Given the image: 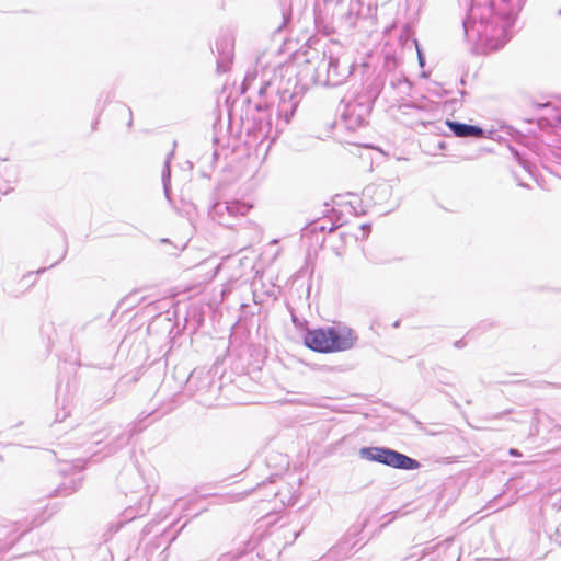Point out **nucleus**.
<instances>
[{
  "label": "nucleus",
  "instance_id": "22",
  "mask_svg": "<svg viewBox=\"0 0 561 561\" xmlns=\"http://www.w3.org/2000/svg\"><path fill=\"white\" fill-rule=\"evenodd\" d=\"M173 156V151H171L163 165L162 170V185L164 195L168 199H170V191H171V168H170V158Z\"/></svg>",
  "mask_w": 561,
  "mask_h": 561
},
{
  "label": "nucleus",
  "instance_id": "45",
  "mask_svg": "<svg viewBox=\"0 0 561 561\" xmlns=\"http://www.w3.org/2000/svg\"><path fill=\"white\" fill-rule=\"evenodd\" d=\"M393 328H399L400 327V320H396L392 324Z\"/></svg>",
  "mask_w": 561,
  "mask_h": 561
},
{
  "label": "nucleus",
  "instance_id": "3",
  "mask_svg": "<svg viewBox=\"0 0 561 561\" xmlns=\"http://www.w3.org/2000/svg\"><path fill=\"white\" fill-rule=\"evenodd\" d=\"M358 456L364 460L404 471L416 470L421 467L419 460L387 446L360 447Z\"/></svg>",
  "mask_w": 561,
  "mask_h": 561
},
{
  "label": "nucleus",
  "instance_id": "33",
  "mask_svg": "<svg viewBox=\"0 0 561 561\" xmlns=\"http://www.w3.org/2000/svg\"><path fill=\"white\" fill-rule=\"evenodd\" d=\"M402 107H407V108H414V110H419V111H423L424 110V106L415 103V102H408V103H404L402 105Z\"/></svg>",
  "mask_w": 561,
  "mask_h": 561
},
{
  "label": "nucleus",
  "instance_id": "1",
  "mask_svg": "<svg viewBox=\"0 0 561 561\" xmlns=\"http://www.w3.org/2000/svg\"><path fill=\"white\" fill-rule=\"evenodd\" d=\"M511 1L501 0L504 8H496L493 0L485 3L471 0L462 20L465 38L472 43H484L494 50L501 49L511 39L516 20Z\"/></svg>",
  "mask_w": 561,
  "mask_h": 561
},
{
  "label": "nucleus",
  "instance_id": "4",
  "mask_svg": "<svg viewBox=\"0 0 561 561\" xmlns=\"http://www.w3.org/2000/svg\"><path fill=\"white\" fill-rule=\"evenodd\" d=\"M250 208L249 204L238 199L230 202L214 201L208 208V216L220 226L232 228L234 221L245 216Z\"/></svg>",
  "mask_w": 561,
  "mask_h": 561
},
{
  "label": "nucleus",
  "instance_id": "15",
  "mask_svg": "<svg viewBox=\"0 0 561 561\" xmlns=\"http://www.w3.org/2000/svg\"><path fill=\"white\" fill-rule=\"evenodd\" d=\"M445 124L458 138H480L483 136L484 130L479 125L461 123L458 121L446 119Z\"/></svg>",
  "mask_w": 561,
  "mask_h": 561
},
{
  "label": "nucleus",
  "instance_id": "51",
  "mask_svg": "<svg viewBox=\"0 0 561 561\" xmlns=\"http://www.w3.org/2000/svg\"><path fill=\"white\" fill-rule=\"evenodd\" d=\"M461 95H465L467 92L465 90L459 91Z\"/></svg>",
  "mask_w": 561,
  "mask_h": 561
},
{
  "label": "nucleus",
  "instance_id": "47",
  "mask_svg": "<svg viewBox=\"0 0 561 561\" xmlns=\"http://www.w3.org/2000/svg\"><path fill=\"white\" fill-rule=\"evenodd\" d=\"M438 148L439 149H444L445 148V144L443 141H440L439 145H438Z\"/></svg>",
  "mask_w": 561,
  "mask_h": 561
},
{
  "label": "nucleus",
  "instance_id": "27",
  "mask_svg": "<svg viewBox=\"0 0 561 561\" xmlns=\"http://www.w3.org/2000/svg\"><path fill=\"white\" fill-rule=\"evenodd\" d=\"M88 324L89 323L87 322V323L73 327L71 334H70V342L73 345L78 342L79 334H81L87 329Z\"/></svg>",
  "mask_w": 561,
  "mask_h": 561
},
{
  "label": "nucleus",
  "instance_id": "7",
  "mask_svg": "<svg viewBox=\"0 0 561 561\" xmlns=\"http://www.w3.org/2000/svg\"><path fill=\"white\" fill-rule=\"evenodd\" d=\"M375 103L369 99L358 95L353 101L348 102L342 117L348 121L352 127H362L368 124V116L370 115Z\"/></svg>",
  "mask_w": 561,
  "mask_h": 561
},
{
  "label": "nucleus",
  "instance_id": "23",
  "mask_svg": "<svg viewBox=\"0 0 561 561\" xmlns=\"http://www.w3.org/2000/svg\"><path fill=\"white\" fill-rule=\"evenodd\" d=\"M399 66V59L393 54H386L383 58V65L379 72L383 73H391V72H399L398 70Z\"/></svg>",
  "mask_w": 561,
  "mask_h": 561
},
{
  "label": "nucleus",
  "instance_id": "20",
  "mask_svg": "<svg viewBox=\"0 0 561 561\" xmlns=\"http://www.w3.org/2000/svg\"><path fill=\"white\" fill-rule=\"evenodd\" d=\"M38 524L35 519H33L25 528H23L22 522H14L12 523V530L10 534H14L20 531V534L5 547L0 548V552L5 553L10 551L21 539L24 535H26L28 531H31L34 527H37Z\"/></svg>",
  "mask_w": 561,
  "mask_h": 561
},
{
  "label": "nucleus",
  "instance_id": "43",
  "mask_svg": "<svg viewBox=\"0 0 561 561\" xmlns=\"http://www.w3.org/2000/svg\"><path fill=\"white\" fill-rule=\"evenodd\" d=\"M128 113H129V121L127 123V126L131 127V125H133V116H131V110L129 107H128Z\"/></svg>",
  "mask_w": 561,
  "mask_h": 561
},
{
  "label": "nucleus",
  "instance_id": "21",
  "mask_svg": "<svg viewBox=\"0 0 561 561\" xmlns=\"http://www.w3.org/2000/svg\"><path fill=\"white\" fill-rule=\"evenodd\" d=\"M391 191H392V187L389 184L383 183V184H379V185H375V186H367L365 188L364 193L365 194L373 193L374 195H376L375 203H381L382 199H385L391 195Z\"/></svg>",
  "mask_w": 561,
  "mask_h": 561
},
{
  "label": "nucleus",
  "instance_id": "24",
  "mask_svg": "<svg viewBox=\"0 0 561 561\" xmlns=\"http://www.w3.org/2000/svg\"><path fill=\"white\" fill-rule=\"evenodd\" d=\"M341 225L340 224H331L330 226H327L324 222L322 221H314L312 224V228L311 230L312 231H319V232H324V231H328V232H333L334 230H336Z\"/></svg>",
  "mask_w": 561,
  "mask_h": 561
},
{
  "label": "nucleus",
  "instance_id": "46",
  "mask_svg": "<svg viewBox=\"0 0 561 561\" xmlns=\"http://www.w3.org/2000/svg\"><path fill=\"white\" fill-rule=\"evenodd\" d=\"M98 123H99V121H98V119L93 122V124H92V129H93V130H95V129H96Z\"/></svg>",
  "mask_w": 561,
  "mask_h": 561
},
{
  "label": "nucleus",
  "instance_id": "16",
  "mask_svg": "<svg viewBox=\"0 0 561 561\" xmlns=\"http://www.w3.org/2000/svg\"><path fill=\"white\" fill-rule=\"evenodd\" d=\"M145 508L141 504L138 506H129L121 513L116 520H113L108 524L107 533L104 536H113L116 534L124 525L134 520L138 516H142Z\"/></svg>",
  "mask_w": 561,
  "mask_h": 561
},
{
  "label": "nucleus",
  "instance_id": "26",
  "mask_svg": "<svg viewBox=\"0 0 561 561\" xmlns=\"http://www.w3.org/2000/svg\"><path fill=\"white\" fill-rule=\"evenodd\" d=\"M159 243H160L161 245L167 247V249L164 250V252H165L168 255H178L179 248H178L175 244H173V243L171 242V240H170V239H168V238H162V239H160V240H159Z\"/></svg>",
  "mask_w": 561,
  "mask_h": 561
},
{
  "label": "nucleus",
  "instance_id": "52",
  "mask_svg": "<svg viewBox=\"0 0 561 561\" xmlns=\"http://www.w3.org/2000/svg\"><path fill=\"white\" fill-rule=\"evenodd\" d=\"M558 15H561V9L558 11Z\"/></svg>",
  "mask_w": 561,
  "mask_h": 561
},
{
  "label": "nucleus",
  "instance_id": "50",
  "mask_svg": "<svg viewBox=\"0 0 561 561\" xmlns=\"http://www.w3.org/2000/svg\"><path fill=\"white\" fill-rule=\"evenodd\" d=\"M340 238H341L342 240H344V238H345V233H343V232H342V233H340Z\"/></svg>",
  "mask_w": 561,
  "mask_h": 561
},
{
  "label": "nucleus",
  "instance_id": "36",
  "mask_svg": "<svg viewBox=\"0 0 561 561\" xmlns=\"http://www.w3.org/2000/svg\"><path fill=\"white\" fill-rule=\"evenodd\" d=\"M466 345H467V342L465 341V339H460V340H457L454 342V346L456 348H463Z\"/></svg>",
  "mask_w": 561,
  "mask_h": 561
},
{
  "label": "nucleus",
  "instance_id": "48",
  "mask_svg": "<svg viewBox=\"0 0 561 561\" xmlns=\"http://www.w3.org/2000/svg\"><path fill=\"white\" fill-rule=\"evenodd\" d=\"M213 141H214V144H217V142H218V137H216V136H215V137L213 138Z\"/></svg>",
  "mask_w": 561,
  "mask_h": 561
},
{
  "label": "nucleus",
  "instance_id": "44",
  "mask_svg": "<svg viewBox=\"0 0 561 561\" xmlns=\"http://www.w3.org/2000/svg\"><path fill=\"white\" fill-rule=\"evenodd\" d=\"M218 157H219V153H218V151H217V150H215V151L213 152V159H214V161H216V160L218 159Z\"/></svg>",
  "mask_w": 561,
  "mask_h": 561
},
{
  "label": "nucleus",
  "instance_id": "25",
  "mask_svg": "<svg viewBox=\"0 0 561 561\" xmlns=\"http://www.w3.org/2000/svg\"><path fill=\"white\" fill-rule=\"evenodd\" d=\"M256 71H253V72H250L248 71L245 73V77H244V80L242 81L241 83V93H245L252 85V83L255 81L256 79Z\"/></svg>",
  "mask_w": 561,
  "mask_h": 561
},
{
  "label": "nucleus",
  "instance_id": "12",
  "mask_svg": "<svg viewBox=\"0 0 561 561\" xmlns=\"http://www.w3.org/2000/svg\"><path fill=\"white\" fill-rule=\"evenodd\" d=\"M329 327L307 328L302 333L304 345L312 352L329 354Z\"/></svg>",
  "mask_w": 561,
  "mask_h": 561
},
{
  "label": "nucleus",
  "instance_id": "11",
  "mask_svg": "<svg viewBox=\"0 0 561 561\" xmlns=\"http://www.w3.org/2000/svg\"><path fill=\"white\" fill-rule=\"evenodd\" d=\"M117 434L115 437L107 442L100 451H104V456H112L126 447L131 438L141 432V428H138L137 423H129L125 430H123L119 425H117ZM99 450L93 451V456L98 454Z\"/></svg>",
  "mask_w": 561,
  "mask_h": 561
},
{
  "label": "nucleus",
  "instance_id": "38",
  "mask_svg": "<svg viewBox=\"0 0 561 561\" xmlns=\"http://www.w3.org/2000/svg\"><path fill=\"white\" fill-rule=\"evenodd\" d=\"M66 254H67V247H65L64 251H62V254L61 256L56 261L54 262L53 264H50L49 267H54L56 266L58 263H60L65 257H66Z\"/></svg>",
  "mask_w": 561,
  "mask_h": 561
},
{
  "label": "nucleus",
  "instance_id": "9",
  "mask_svg": "<svg viewBox=\"0 0 561 561\" xmlns=\"http://www.w3.org/2000/svg\"><path fill=\"white\" fill-rule=\"evenodd\" d=\"M329 58V82L331 88L343 84L346 79L352 76L355 70V62L351 61L346 56H335L328 54Z\"/></svg>",
  "mask_w": 561,
  "mask_h": 561
},
{
  "label": "nucleus",
  "instance_id": "13",
  "mask_svg": "<svg viewBox=\"0 0 561 561\" xmlns=\"http://www.w3.org/2000/svg\"><path fill=\"white\" fill-rule=\"evenodd\" d=\"M387 92H392L396 100L408 96L412 89V82L403 71L387 73Z\"/></svg>",
  "mask_w": 561,
  "mask_h": 561
},
{
  "label": "nucleus",
  "instance_id": "17",
  "mask_svg": "<svg viewBox=\"0 0 561 561\" xmlns=\"http://www.w3.org/2000/svg\"><path fill=\"white\" fill-rule=\"evenodd\" d=\"M387 73L378 71L377 73L374 75V77L367 79L365 85V93L362 95L375 103L378 96L381 94V92L383 90L387 91Z\"/></svg>",
  "mask_w": 561,
  "mask_h": 561
},
{
  "label": "nucleus",
  "instance_id": "30",
  "mask_svg": "<svg viewBox=\"0 0 561 561\" xmlns=\"http://www.w3.org/2000/svg\"><path fill=\"white\" fill-rule=\"evenodd\" d=\"M437 376V379L440 383H444V385H451L450 381H449V378H448V371L443 369V368H439L438 369V373L436 374Z\"/></svg>",
  "mask_w": 561,
  "mask_h": 561
},
{
  "label": "nucleus",
  "instance_id": "31",
  "mask_svg": "<svg viewBox=\"0 0 561 561\" xmlns=\"http://www.w3.org/2000/svg\"><path fill=\"white\" fill-rule=\"evenodd\" d=\"M314 23H316V27L319 32H323L325 35L331 34L332 28L323 25L319 18H316Z\"/></svg>",
  "mask_w": 561,
  "mask_h": 561
},
{
  "label": "nucleus",
  "instance_id": "49",
  "mask_svg": "<svg viewBox=\"0 0 561 561\" xmlns=\"http://www.w3.org/2000/svg\"><path fill=\"white\" fill-rule=\"evenodd\" d=\"M518 1H519L520 7H522L527 0H518Z\"/></svg>",
  "mask_w": 561,
  "mask_h": 561
},
{
  "label": "nucleus",
  "instance_id": "42",
  "mask_svg": "<svg viewBox=\"0 0 561 561\" xmlns=\"http://www.w3.org/2000/svg\"><path fill=\"white\" fill-rule=\"evenodd\" d=\"M360 229L364 230L365 232H369L371 230V226L369 224H363L360 226Z\"/></svg>",
  "mask_w": 561,
  "mask_h": 561
},
{
  "label": "nucleus",
  "instance_id": "28",
  "mask_svg": "<svg viewBox=\"0 0 561 561\" xmlns=\"http://www.w3.org/2000/svg\"><path fill=\"white\" fill-rule=\"evenodd\" d=\"M413 43L415 45V49H416V53H417V61H419V66L421 68H423L425 66V55H424V51L423 49L421 48L419 42L416 38H413Z\"/></svg>",
  "mask_w": 561,
  "mask_h": 561
},
{
  "label": "nucleus",
  "instance_id": "10",
  "mask_svg": "<svg viewBox=\"0 0 561 561\" xmlns=\"http://www.w3.org/2000/svg\"><path fill=\"white\" fill-rule=\"evenodd\" d=\"M234 39L229 34H224L216 39L215 48L211 53L217 55L216 70L218 73H225L230 70L233 61Z\"/></svg>",
  "mask_w": 561,
  "mask_h": 561
},
{
  "label": "nucleus",
  "instance_id": "2",
  "mask_svg": "<svg viewBox=\"0 0 561 561\" xmlns=\"http://www.w3.org/2000/svg\"><path fill=\"white\" fill-rule=\"evenodd\" d=\"M275 94L277 98L276 115L284 125H288L296 113L299 105L300 98L296 92H290L288 89L280 90L276 88L271 80L261 82L257 90L260 101L254 104V110L259 117L252 115V125L248 127L249 133L268 134L271 129V108L274 103L268 101L271 95Z\"/></svg>",
  "mask_w": 561,
  "mask_h": 561
},
{
  "label": "nucleus",
  "instance_id": "35",
  "mask_svg": "<svg viewBox=\"0 0 561 561\" xmlns=\"http://www.w3.org/2000/svg\"><path fill=\"white\" fill-rule=\"evenodd\" d=\"M402 33H403V34L401 35V37H402L403 35H404V36H407V37H409V36H412V35H413V30H412V27H411L410 25H408V24H407V25H404V27H403V30H402Z\"/></svg>",
  "mask_w": 561,
  "mask_h": 561
},
{
  "label": "nucleus",
  "instance_id": "40",
  "mask_svg": "<svg viewBox=\"0 0 561 561\" xmlns=\"http://www.w3.org/2000/svg\"><path fill=\"white\" fill-rule=\"evenodd\" d=\"M508 453H510V455H511V456H513V457H519V456H522V453H520L518 449H516V448H511V449L508 450Z\"/></svg>",
  "mask_w": 561,
  "mask_h": 561
},
{
  "label": "nucleus",
  "instance_id": "39",
  "mask_svg": "<svg viewBox=\"0 0 561 561\" xmlns=\"http://www.w3.org/2000/svg\"><path fill=\"white\" fill-rule=\"evenodd\" d=\"M291 19V11L283 12V24H286Z\"/></svg>",
  "mask_w": 561,
  "mask_h": 561
},
{
  "label": "nucleus",
  "instance_id": "6",
  "mask_svg": "<svg viewBox=\"0 0 561 561\" xmlns=\"http://www.w3.org/2000/svg\"><path fill=\"white\" fill-rule=\"evenodd\" d=\"M329 354L353 348L358 340L356 332L342 324L329 325Z\"/></svg>",
  "mask_w": 561,
  "mask_h": 561
},
{
  "label": "nucleus",
  "instance_id": "41",
  "mask_svg": "<svg viewBox=\"0 0 561 561\" xmlns=\"http://www.w3.org/2000/svg\"><path fill=\"white\" fill-rule=\"evenodd\" d=\"M511 412H512V410H511V409H507V410H505V411H503V412H500V413L495 414V415H494V417H495V419H500V417H502L503 415L510 414Z\"/></svg>",
  "mask_w": 561,
  "mask_h": 561
},
{
  "label": "nucleus",
  "instance_id": "8",
  "mask_svg": "<svg viewBox=\"0 0 561 561\" xmlns=\"http://www.w3.org/2000/svg\"><path fill=\"white\" fill-rule=\"evenodd\" d=\"M329 58L327 51L322 53L321 58L316 66L312 65L310 59L306 60V66L299 71V80L309 79V82L317 85L330 87L329 82Z\"/></svg>",
  "mask_w": 561,
  "mask_h": 561
},
{
  "label": "nucleus",
  "instance_id": "5",
  "mask_svg": "<svg viewBox=\"0 0 561 561\" xmlns=\"http://www.w3.org/2000/svg\"><path fill=\"white\" fill-rule=\"evenodd\" d=\"M377 14V4L373 0H351L348 10L344 14V23L347 30H353L360 22L366 27L375 24Z\"/></svg>",
  "mask_w": 561,
  "mask_h": 561
},
{
  "label": "nucleus",
  "instance_id": "29",
  "mask_svg": "<svg viewBox=\"0 0 561 561\" xmlns=\"http://www.w3.org/2000/svg\"><path fill=\"white\" fill-rule=\"evenodd\" d=\"M257 488H259V490L271 488L272 490L270 491L268 494H266V496L275 497L278 494V491L274 488L272 481H268V482L263 481L261 484L257 485Z\"/></svg>",
  "mask_w": 561,
  "mask_h": 561
},
{
  "label": "nucleus",
  "instance_id": "34",
  "mask_svg": "<svg viewBox=\"0 0 561 561\" xmlns=\"http://www.w3.org/2000/svg\"><path fill=\"white\" fill-rule=\"evenodd\" d=\"M513 153H514V156H515L516 161H517L520 165H523V168H524V169H526V170L530 171V170H529V168H528V165L526 164V162L522 159L520 154H519L516 150H513Z\"/></svg>",
  "mask_w": 561,
  "mask_h": 561
},
{
  "label": "nucleus",
  "instance_id": "32",
  "mask_svg": "<svg viewBox=\"0 0 561 561\" xmlns=\"http://www.w3.org/2000/svg\"><path fill=\"white\" fill-rule=\"evenodd\" d=\"M291 314V322L296 328H299L302 325L301 320L298 318V316L295 313L294 309H290Z\"/></svg>",
  "mask_w": 561,
  "mask_h": 561
},
{
  "label": "nucleus",
  "instance_id": "14",
  "mask_svg": "<svg viewBox=\"0 0 561 561\" xmlns=\"http://www.w3.org/2000/svg\"><path fill=\"white\" fill-rule=\"evenodd\" d=\"M117 425L115 424H107L101 430L98 431H87L85 428L77 430L76 433H81L85 438L84 443H80V446H83L84 444H90L91 447H96L101 445L104 440L111 442L115 434H117Z\"/></svg>",
  "mask_w": 561,
  "mask_h": 561
},
{
  "label": "nucleus",
  "instance_id": "37",
  "mask_svg": "<svg viewBox=\"0 0 561 561\" xmlns=\"http://www.w3.org/2000/svg\"><path fill=\"white\" fill-rule=\"evenodd\" d=\"M48 267H41L36 272H28L26 275L23 276V278H26L33 274L39 275L43 274Z\"/></svg>",
  "mask_w": 561,
  "mask_h": 561
},
{
  "label": "nucleus",
  "instance_id": "19",
  "mask_svg": "<svg viewBox=\"0 0 561 561\" xmlns=\"http://www.w3.org/2000/svg\"><path fill=\"white\" fill-rule=\"evenodd\" d=\"M209 383L210 376L204 369H194L186 379L188 390H201L208 387Z\"/></svg>",
  "mask_w": 561,
  "mask_h": 561
},
{
  "label": "nucleus",
  "instance_id": "18",
  "mask_svg": "<svg viewBox=\"0 0 561 561\" xmlns=\"http://www.w3.org/2000/svg\"><path fill=\"white\" fill-rule=\"evenodd\" d=\"M82 483V477L77 473L61 482L50 494V496H68L78 491Z\"/></svg>",
  "mask_w": 561,
  "mask_h": 561
}]
</instances>
